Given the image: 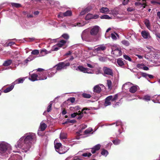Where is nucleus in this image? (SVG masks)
I'll use <instances>...</instances> for the list:
<instances>
[{
    "label": "nucleus",
    "mask_w": 160,
    "mask_h": 160,
    "mask_svg": "<svg viewBox=\"0 0 160 160\" xmlns=\"http://www.w3.org/2000/svg\"><path fill=\"white\" fill-rule=\"evenodd\" d=\"M11 5L12 7H15L16 8H19L21 7V4L18 3L14 2L11 3Z\"/></svg>",
    "instance_id": "c9c22d12"
},
{
    "label": "nucleus",
    "mask_w": 160,
    "mask_h": 160,
    "mask_svg": "<svg viewBox=\"0 0 160 160\" xmlns=\"http://www.w3.org/2000/svg\"><path fill=\"white\" fill-rule=\"evenodd\" d=\"M14 85L12 83L11 86L7 88L6 89L3 90L4 93H7L11 91L14 88Z\"/></svg>",
    "instance_id": "b1692460"
},
{
    "label": "nucleus",
    "mask_w": 160,
    "mask_h": 160,
    "mask_svg": "<svg viewBox=\"0 0 160 160\" xmlns=\"http://www.w3.org/2000/svg\"><path fill=\"white\" fill-rule=\"evenodd\" d=\"M82 95L84 98H90L91 97V96L90 94L86 93H83Z\"/></svg>",
    "instance_id": "8fccbe9b"
},
{
    "label": "nucleus",
    "mask_w": 160,
    "mask_h": 160,
    "mask_svg": "<svg viewBox=\"0 0 160 160\" xmlns=\"http://www.w3.org/2000/svg\"><path fill=\"white\" fill-rule=\"evenodd\" d=\"M12 150V148L10 144L5 141H0V156H5Z\"/></svg>",
    "instance_id": "f03ea898"
},
{
    "label": "nucleus",
    "mask_w": 160,
    "mask_h": 160,
    "mask_svg": "<svg viewBox=\"0 0 160 160\" xmlns=\"http://www.w3.org/2000/svg\"><path fill=\"white\" fill-rule=\"evenodd\" d=\"M47 127V125L45 123L41 122L40 124L39 129L41 131H44Z\"/></svg>",
    "instance_id": "cd10ccee"
},
{
    "label": "nucleus",
    "mask_w": 160,
    "mask_h": 160,
    "mask_svg": "<svg viewBox=\"0 0 160 160\" xmlns=\"http://www.w3.org/2000/svg\"><path fill=\"white\" fill-rule=\"evenodd\" d=\"M141 35L145 39H149L151 38L149 33L145 30L142 31Z\"/></svg>",
    "instance_id": "2eb2a0df"
},
{
    "label": "nucleus",
    "mask_w": 160,
    "mask_h": 160,
    "mask_svg": "<svg viewBox=\"0 0 160 160\" xmlns=\"http://www.w3.org/2000/svg\"><path fill=\"white\" fill-rule=\"evenodd\" d=\"M138 87L136 85L131 86L129 88V92L132 93H135L137 90Z\"/></svg>",
    "instance_id": "4be33fe9"
},
{
    "label": "nucleus",
    "mask_w": 160,
    "mask_h": 160,
    "mask_svg": "<svg viewBox=\"0 0 160 160\" xmlns=\"http://www.w3.org/2000/svg\"><path fill=\"white\" fill-rule=\"evenodd\" d=\"M62 36L64 39H68L69 38V36L67 34H63Z\"/></svg>",
    "instance_id": "6e6d98bb"
},
{
    "label": "nucleus",
    "mask_w": 160,
    "mask_h": 160,
    "mask_svg": "<svg viewBox=\"0 0 160 160\" xmlns=\"http://www.w3.org/2000/svg\"><path fill=\"white\" fill-rule=\"evenodd\" d=\"M142 75L143 77L147 78L148 77V74L145 73H142Z\"/></svg>",
    "instance_id": "338daca9"
},
{
    "label": "nucleus",
    "mask_w": 160,
    "mask_h": 160,
    "mask_svg": "<svg viewBox=\"0 0 160 160\" xmlns=\"http://www.w3.org/2000/svg\"><path fill=\"white\" fill-rule=\"evenodd\" d=\"M34 58H32V56H30L27 59L25 60L24 62L26 64H27L28 62L34 59Z\"/></svg>",
    "instance_id": "a19ab883"
},
{
    "label": "nucleus",
    "mask_w": 160,
    "mask_h": 160,
    "mask_svg": "<svg viewBox=\"0 0 160 160\" xmlns=\"http://www.w3.org/2000/svg\"><path fill=\"white\" fill-rule=\"evenodd\" d=\"M57 71V70L56 69L55 67H54L49 72V73H50L51 75L49 74L48 75V77H51L55 73H56Z\"/></svg>",
    "instance_id": "bb28decb"
},
{
    "label": "nucleus",
    "mask_w": 160,
    "mask_h": 160,
    "mask_svg": "<svg viewBox=\"0 0 160 160\" xmlns=\"http://www.w3.org/2000/svg\"><path fill=\"white\" fill-rule=\"evenodd\" d=\"M66 41L63 40L60 41L57 44V46L59 48L62 47L66 43Z\"/></svg>",
    "instance_id": "393cba45"
},
{
    "label": "nucleus",
    "mask_w": 160,
    "mask_h": 160,
    "mask_svg": "<svg viewBox=\"0 0 160 160\" xmlns=\"http://www.w3.org/2000/svg\"><path fill=\"white\" fill-rule=\"evenodd\" d=\"M89 11L90 9L89 8H86L81 12L80 13V14L81 15H83L86 13L88 12Z\"/></svg>",
    "instance_id": "72a5a7b5"
},
{
    "label": "nucleus",
    "mask_w": 160,
    "mask_h": 160,
    "mask_svg": "<svg viewBox=\"0 0 160 160\" xmlns=\"http://www.w3.org/2000/svg\"><path fill=\"white\" fill-rule=\"evenodd\" d=\"M67 137V134L66 133L61 132L60 135V137L61 139L66 138Z\"/></svg>",
    "instance_id": "4c0bfd02"
},
{
    "label": "nucleus",
    "mask_w": 160,
    "mask_h": 160,
    "mask_svg": "<svg viewBox=\"0 0 160 160\" xmlns=\"http://www.w3.org/2000/svg\"><path fill=\"white\" fill-rule=\"evenodd\" d=\"M100 18L102 19H111V18L109 17L108 15H103L100 17Z\"/></svg>",
    "instance_id": "ea45409f"
},
{
    "label": "nucleus",
    "mask_w": 160,
    "mask_h": 160,
    "mask_svg": "<svg viewBox=\"0 0 160 160\" xmlns=\"http://www.w3.org/2000/svg\"><path fill=\"white\" fill-rule=\"evenodd\" d=\"M67 26L70 28L74 27H82L84 26L86 24V22H85L81 21L80 22L76 23H67Z\"/></svg>",
    "instance_id": "6e6552de"
},
{
    "label": "nucleus",
    "mask_w": 160,
    "mask_h": 160,
    "mask_svg": "<svg viewBox=\"0 0 160 160\" xmlns=\"http://www.w3.org/2000/svg\"><path fill=\"white\" fill-rule=\"evenodd\" d=\"M92 131V128H89L85 130L84 132L85 134H88L90 133Z\"/></svg>",
    "instance_id": "49530a36"
},
{
    "label": "nucleus",
    "mask_w": 160,
    "mask_h": 160,
    "mask_svg": "<svg viewBox=\"0 0 160 160\" xmlns=\"http://www.w3.org/2000/svg\"><path fill=\"white\" fill-rule=\"evenodd\" d=\"M57 44L53 46L52 50L53 51H57L59 49V48L58 47Z\"/></svg>",
    "instance_id": "bf43d9fd"
},
{
    "label": "nucleus",
    "mask_w": 160,
    "mask_h": 160,
    "mask_svg": "<svg viewBox=\"0 0 160 160\" xmlns=\"http://www.w3.org/2000/svg\"><path fill=\"white\" fill-rule=\"evenodd\" d=\"M92 18H93V19H97V18H98L99 17V16L98 15H97V14H95V15H93L92 14Z\"/></svg>",
    "instance_id": "680f3d73"
},
{
    "label": "nucleus",
    "mask_w": 160,
    "mask_h": 160,
    "mask_svg": "<svg viewBox=\"0 0 160 160\" xmlns=\"http://www.w3.org/2000/svg\"><path fill=\"white\" fill-rule=\"evenodd\" d=\"M12 62V60H8L4 62V63L3 64V65L5 66H8L10 65Z\"/></svg>",
    "instance_id": "2f4dec72"
},
{
    "label": "nucleus",
    "mask_w": 160,
    "mask_h": 160,
    "mask_svg": "<svg viewBox=\"0 0 160 160\" xmlns=\"http://www.w3.org/2000/svg\"><path fill=\"white\" fill-rule=\"evenodd\" d=\"M106 49V47L104 45H102L95 48L93 51L94 52L100 53L102 51L105 50Z\"/></svg>",
    "instance_id": "9b49d317"
},
{
    "label": "nucleus",
    "mask_w": 160,
    "mask_h": 160,
    "mask_svg": "<svg viewBox=\"0 0 160 160\" xmlns=\"http://www.w3.org/2000/svg\"><path fill=\"white\" fill-rule=\"evenodd\" d=\"M118 94H116L115 95H110L107 97L105 99V102L104 104L105 107L110 105L111 104V102L114 101L118 98Z\"/></svg>",
    "instance_id": "20e7f679"
},
{
    "label": "nucleus",
    "mask_w": 160,
    "mask_h": 160,
    "mask_svg": "<svg viewBox=\"0 0 160 160\" xmlns=\"http://www.w3.org/2000/svg\"><path fill=\"white\" fill-rule=\"evenodd\" d=\"M43 73L41 72L38 73L39 76H38L37 74H32L29 78V79L32 82L38 80H45L47 78V77L44 76L43 77L42 76L43 75Z\"/></svg>",
    "instance_id": "7ed1b4c3"
},
{
    "label": "nucleus",
    "mask_w": 160,
    "mask_h": 160,
    "mask_svg": "<svg viewBox=\"0 0 160 160\" xmlns=\"http://www.w3.org/2000/svg\"><path fill=\"white\" fill-rule=\"evenodd\" d=\"M100 28L98 26H95L92 27L90 31V34L92 36H95L98 33Z\"/></svg>",
    "instance_id": "1a4fd4ad"
},
{
    "label": "nucleus",
    "mask_w": 160,
    "mask_h": 160,
    "mask_svg": "<svg viewBox=\"0 0 160 160\" xmlns=\"http://www.w3.org/2000/svg\"><path fill=\"white\" fill-rule=\"evenodd\" d=\"M54 147L56 151H58V149H60L62 148V144L61 143L57 142V141L56 140L54 142Z\"/></svg>",
    "instance_id": "f3484780"
},
{
    "label": "nucleus",
    "mask_w": 160,
    "mask_h": 160,
    "mask_svg": "<svg viewBox=\"0 0 160 160\" xmlns=\"http://www.w3.org/2000/svg\"><path fill=\"white\" fill-rule=\"evenodd\" d=\"M144 22L147 28L149 30L151 31V25L149 20L148 19H146L144 20Z\"/></svg>",
    "instance_id": "6ab92c4d"
},
{
    "label": "nucleus",
    "mask_w": 160,
    "mask_h": 160,
    "mask_svg": "<svg viewBox=\"0 0 160 160\" xmlns=\"http://www.w3.org/2000/svg\"><path fill=\"white\" fill-rule=\"evenodd\" d=\"M116 35L118 36V35L115 33H112L111 34V38L113 40H116L117 39V37H116Z\"/></svg>",
    "instance_id": "5fc2aeb1"
},
{
    "label": "nucleus",
    "mask_w": 160,
    "mask_h": 160,
    "mask_svg": "<svg viewBox=\"0 0 160 160\" xmlns=\"http://www.w3.org/2000/svg\"><path fill=\"white\" fill-rule=\"evenodd\" d=\"M152 101L154 103H160V95H158L157 96L156 100H152Z\"/></svg>",
    "instance_id": "58836bf2"
},
{
    "label": "nucleus",
    "mask_w": 160,
    "mask_h": 160,
    "mask_svg": "<svg viewBox=\"0 0 160 160\" xmlns=\"http://www.w3.org/2000/svg\"><path fill=\"white\" fill-rule=\"evenodd\" d=\"M70 65V63H64V62L59 63L55 67H56V69L57 71L60 70L62 69L66 68V67Z\"/></svg>",
    "instance_id": "0eeeda50"
},
{
    "label": "nucleus",
    "mask_w": 160,
    "mask_h": 160,
    "mask_svg": "<svg viewBox=\"0 0 160 160\" xmlns=\"http://www.w3.org/2000/svg\"><path fill=\"white\" fill-rule=\"evenodd\" d=\"M101 154L102 155L106 157L108 155V152L107 150L103 149L102 151L101 152Z\"/></svg>",
    "instance_id": "473e14b6"
},
{
    "label": "nucleus",
    "mask_w": 160,
    "mask_h": 160,
    "mask_svg": "<svg viewBox=\"0 0 160 160\" xmlns=\"http://www.w3.org/2000/svg\"><path fill=\"white\" fill-rule=\"evenodd\" d=\"M64 16V12H60L58 15V17L59 18H62Z\"/></svg>",
    "instance_id": "603ef678"
},
{
    "label": "nucleus",
    "mask_w": 160,
    "mask_h": 160,
    "mask_svg": "<svg viewBox=\"0 0 160 160\" xmlns=\"http://www.w3.org/2000/svg\"><path fill=\"white\" fill-rule=\"evenodd\" d=\"M124 58L126 60H128L129 61H132V59L128 55H123Z\"/></svg>",
    "instance_id": "3c124183"
},
{
    "label": "nucleus",
    "mask_w": 160,
    "mask_h": 160,
    "mask_svg": "<svg viewBox=\"0 0 160 160\" xmlns=\"http://www.w3.org/2000/svg\"><path fill=\"white\" fill-rule=\"evenodd\" d=\"M144 65V64H138L137 65V67L139 69H142Z\"/></svg>",
    "instance_id": "4d7b16f0"
},
{
    "label": "nucleus",
    "mask_w": 160,
    "mask_h": 160,
    "mask_svg": "<svg viewBox=\"0 0 160 160\" xmlns=\"http://www.w3.org/2000/svg\"><path fill=\"white\" fill-rule=\"evenodd\" d=\"M107 84L108 88L109 89H111L112 88V82L111 80H107Z\"/></svg>",
    "instance_id": "f704fd0d"
},
{
    "label": "nucleus",
    "mask_w": 160,
    "mask_h": 160,
    "mask_svg": "<svg viewBox=\"0 0 160 160\" xmlns=\"http://www.w3.org/2000/svg\"><path fill=\"white\" fill-rule=\"evenodd\" d=\"M88 32L87 30H84L82 34V39L84 41H87V39L88 37Z\"/></svg>",
    "instance_id": "dca6fc26"
},
{
    "label": "nucleus",
    "mask_w": 160,
    "mask_h": 160,
    "mask_svg": "<svg viewBox=\"0 0 160 160\" xmlns=\"http://www.w3.org/2000/svg\"><path fill=\"white\" fill-rule=\"evenodd\" d=\"M101 145L99 144H97L92 148L91 151L92 153H95L100 148Z\"/></svg>",
    "instance_id": "aec40b11"
},
{
    "label": "nucleus",
    "mask_w": 160,
    "mask_h": 160,
    "mask_svg": "<svg viewBox=\"0 0 160 160\" xmlns=\"http://www.w3.org/2000/svg\"><path fill=\"white\" fill-rule=\"evenodd\" d=\"M70 110L72 112H77L78 110L80 109V107L78 106H77L75 107H71L70 108Z\"/></svg>",
    "instance_id": "7c9ffc66"
},
{
    "label": "nucleus",
    "mask_w": 160,
    "mask_h": 160,
    "mask_svg": "<svg viewBox=\"0 0 160 160\" xmlns=\"http://www.w3.org/2000/svg\"><path fill=\"white\" fill-rule=\"evenodd\" d=\"M117 63L118 65L120 67H122L124 65L123 59L122 58L118 59L117 60Z\"/></svg>",
    "instance_id": "c756f323"
},
{
    "label": "nucleus",
    "mask_w": 160,
    "mask_h": 160,
    "mask_svg": "<svg viewBox=\"0 0 160 160\" xmlns=\"http://www.w3.org/2000/svg\"><path fill=\"white\" fill-rule=\"evenodd\" d=\"M151 98V96L148 94L145 95L143 97L138 98L139 99H142L146 102H148L150 101Z\"/></svg>",
    "instance_id": "a211bd4d"
},
{
    "label": "nucleus",
    "mask_w": 160,
    "mask_h": 160,
    "mask_svg": "<svg viewBox=\"0 0 160 160\" xmlns=\"http://www.w3.org/2000/svg\"><path fill=\"white\" fill-rule=\"evenodd\" d=\"M112 125H115L116 126H120L122 128V130H123V128L122 127L123 124L121 122V121H118L116 122V123H113Z\"/></svg>",
    "instance_id": "c85d7f7f"
},
{
    "label": "nucleus",
    "mask_w": 160,
    "mask_h": 160,
    "mask_svg": "<svg viewBox=\"0 0 160 160\" xmlns=\"http://www.w3.org/2000/svg\"><path fill=\"white\" fill-rule=\"evenodd\" d=\"M101 86L102 87L104 86L102 84H99L95 86L93 88V92L97 93H100L101 91Z\"/></svg>",
    "instance_id": "4468645a"
},
{
    "label": "nucleus",
    "mask_w": 160,
    "mask_h": 160,
    "mask_svg": "<svg viewBox=\"0 0 160 160\" xmlns=\"http://www.w3.org/2000/svg\"><path fill=\"white\" fill-rule=\"evenodd\" d=\"M134 8L132 7H130L127 9V11L128 12H132L134 10Z\"/></svg>",
    "instance_id": "69168bd1"
},
{
    "label": "nucleus",
    "mask_w": 160,
    "mask_h": 160,
    "mask_svg": "<svg viewBox=\"0 0 160 160\" xmlns=\"http://www.w3.org/2000/svg\"><path fill=\"white\" fill-rule=\"evenodd\" d=\"M122 43L124 45L126 46H128L129 45V42L128 41L125 40H122Z\"/></svg>",
    "instance_id": "864d4df0"
},
{
    "label": "nucleus",
    "mask_w": 160,
    "mask_h": 160,
    "mask_svg": "<svg viewBox=\"0 0 160 160\" xmlns=\"http://www.w3.org/2000/svg\"><path fill=\"white\" fill-rule=\"evenodd\" d=\"M139 1L135 3L136 6H140L143 8H145L146 0H139Z\"/></svg>",
    "instance_id": "f8f14e48"
},
{
    "label": "nucleus",
    "mask_w": 160,
    "mask_h": 160,
    "mask_svg": "<svg viewBox=\"0 0 160 160\" xmlns=\"http://www.w3.org/2000/svg\"><path fill=\"white\" fill-rule=\"evenodd\" d=\"M52 102H51L49 103L48 106V107L47 111L48 112H49L51 111L52 109Z\"/></svg>",
    "instance_id": "de8ad7c7"
},
{
    "label": "nucleus",
    "mask_w": 160,
    "mask_h": 160,
    "mask_svg": "<svg viewBox=\"0 0 160 160\" xmlns=\"http://www.w3.org/2000/svg\"><path fill=\"white\" fill-rule=\"evenodd\" d=\"M90 112V109L87 108H83L82 110V112L80 111H79L77 113V115L79 116L77 117V119H80L82 118L83 116V113L87 114L88 113Z\"/></svg>",
    "instance_id": "423d86ee"
},
{
    "label": "nucleus",
    "mask_w": 160,
    "mask_h": 160,
    "mask_svg": "<svg viewBox=\"0 0 160 160\" xmlns=\"http://www.w3.org/2000/svg\"><path fill=\"white\" fill-rule=\"evenodd\" d=\"M99 10L100 12L105 14L109 13L110 12L109 9L107 7H102Z\"/></svg>",
    "instance_id": "412c9836"
},
{
    "label": "nucleus",
    "mask_w": 160,
    "mask_h": 160,
    "mask_svg": "<svg viewBox=\"0 0 160 160\" xmlns=\"http://www.w3.org/2000/svg\"><path fill=\"white\" fill-rule=\"evenodd\" d=\"M50 52L48 51L46 49H43L41 50L39 55L40 56H44Z\"/></svg>",
    "instance_id": "a878e982"
},
{
    "label": "nucleus",
    "mask_w": 160,
    "mask_h": 160,
    "mask_svg": "<svg viewBox=\"0 0 160 160\" xmlns=\"http://www.w3.org/2000/svg\"><path fill=\"white\" fill-rule=\"evenodd\" d=\"M128 0H123L122 4L124 5H125L128 3Z\"/></svg>",
    "instance_id": "774afa93"
},
{
    "label": "nucleus",
    "mask_w": 160,
    "mask_h": 160,
    "mask_svg": "<svg viewBox=\"0 0 160 160\" xmlns=\"http://www.w3.org/2000/svg\"><path fill=\"white\" fill-rule=\"evenodd\" d=\"M92 14L88 13L85 17V19L86 20H89L91 19H92Z\"/></svg>",
    "instance_id": "37998d69"
},
{
    "label": "nucleus",
    "mask_w": 160,
    "mask_h": 160,
    "mask_svg": "<svg viewBox=\"0 0 160 160\" xmlns=\"http://www.w3.org/2000/svg\"><path fill=\"white\" fill-rule=\"evenodd\" d=\"M154 58L156 59H157L160 58V53H155L154 54Z\"/></svg>",
    "instance_id": "052dcab7"
},
{
    "label": "nucleus",
    "mask_w": 160,
    "mask_h": 160,
    "mask_svg": "<svg viewBox=\"0 0 160 160\" xmlns=\"http://www.w3.org/2000/svg\"><path fill=\"white\" fill-rule=\"evenodd\" d=\"M36 141V136L35 133L31 132L27 133L19 139L15 147L20 148L22 152H26L30 150Z\"/></svg>",
    "instance_id": "f257e3e1"
},
{
    "label": "nucleus",
    "mask_w": 160,
    "mask_h": 160,
    "mask_svg": "<svg viewBox=\"0 0 160 160\" xmlns=\"http://www.w3.org/2000/svg\"><path fill=\"white\" fill-rule=\"evenodd\" d=\"M69 100L71 102L73 103L75 101V98H74L72 97Z\"/></svg>",
    "instance_id": "0e129e2a"
},
{
    "label": "nucleus",
    "mask_w": 160,
    "mask_h": 160,
    "mask_svg": "<svg viewBox=\"0 0 160 160\" xmlns=\"http://www.w3.org/2000/svg\"><path fill=\"white\" fill-rule=\"evenodd\" d=\"M112 48V53L115 56H119L122 55V52L120 48L113 46Z\"/></svg>",
    "instance_id": "39448f33"
},
{
    "label": "nucleus",
    "mask_w": 160,
    "mask_h": 160,
    "mask_svg": "<svg viewBox=\"0 0 160 160\" xmlns=\"http://www.w3.org/2000/svg\"><path fill=\"white\" fill-rule=\"evenodd\" d=\"M62 147L60 149H58V151H56L60 154H62L65 153L66 152V151L65 149H62Z\"/></svg>",
    "instance_id": "79ce46f5"
},
{
    "label": "nucleus",
    "mask_w": 160,
    "mask_h": 160,
    "mask_svg": "<svg viewBox=\"0 0 160 160\" xmlns=\"http://www.w3.org/2000/svg\"><path fill=\"white\" fill-rule=\"evenodd\" d=\"M145 58L147 59H149L152 58V55L149 53H147L145 55Z\"/></svg>",
    "instance_id": "a18cd8bd"
},
{
    "label": "nucleus",
    "mask_w": 160,
    "mask_h": 160,
    "mask_svg": "<svg viewBox=\"0 0 160 160\" xmlns=\"http://www.w3.org/2000/svg\"><path fill=\"white\" fill-rule=\"evenodd\" d=\"M120 140L118 139H116L112 141V142L113 144L115 145H118L120 143Z\"/></svg>",
    "instance_id": "c03bdc74"
},
{
    "label": "nucleus",
    "mask_w": 160,
    "mask_h": 160,
    "mask_svg": "<svg viewBox=\"0 0 160 160\" xmlns=\"http://www.w3.org/2000/svg\"><path fill=\"white\" fill-rule=\"evenodd\" d=\"M65 17L70 16L72 14V12L71 10H67L64 12Z\"/></svg>",
    "instance_id": "e433bc0d"
},
{
    "label": "nucleus",
    "mask_w": 160,
    "mask_h": 160,
    "mask_svg": "<svg viewBox=\"0 0 160 160\" xmlns=\"http://www.w3.org/2000/svg\"><path fill=\"white\" fill-rule=\"evenodd\" d=\"M78 112H74L71 114V117L72 118H75L77 115Z\"/></svg>",
    "instance_id": "e2e57ef3"
},
{
    "label": "nucleus",
    "mask_w": 160,
    "mask_h": 160,
    "mask_svg": "<svg viewBox=\"0 0 160 160\" xmlns=\"http://www.w3.org/2000/svg\"><path fill=\"white\" fill-rule=\"evenodd\" d=\"M25 80V78H20L17 79L15 81L12 82L13 84L15 85L16 84H19L20 83H22Z\"/></svg>",
    "instance_id": "5701e85b"
},
{
    "label": "nucleus",
    "mask_w": 160,
    "mask_h": 160,
    "mask_svg": "<svg viewBox=\"0 0 160 160\" xmlns=\"http://www.w3.org/2000/svg\"><path fill=\"white\" fill-rule=\"evenodd\" d=\"M39 53V51L38 50L35 49L33 50L31 54L33 55H38Z\"/></svg>",
    "instance_id": "09e8293b"
},
{
    "label": "nucleus",
    "mask_w": 160,
    "mask_h": 160,
    "mask_svg": "<svg viewBox=\"0 0 160 160\" xmlns=\"http://www.w3.org/2000/svg\"><path fill=\"white\" fill-rule=\"evenodd\" d=\"M91 155V154L90 152L84 153L82 154V156L85 157H89Z\"/></svg>",
    "instance_id": "13d9d810"
},
{
    "label": "nucleus",
    "mask_w": 160,
    "mask_h": 160,
    "mask_svg": "<svg viewBox=\"0 0 160 160\" xmlns=\"http://www.w3.org/2000/svg\"><path fill=\"white\" fill-rule=\"evenodd\" d=\"M77 70H79L80 71L84 73H91L89 72V69L87 68H85L83 67L82 66H79L78 67Z\"/></svg>",
    "instance_id": "ddd939ff"
},
{
    "label": "nucleus",
    "mask_w": 160,
    "mask_h": 160,
    "mask_svg": "<svg viewBox=\"0 0 160 160\" xmlns=\"http://www.w3.org/2000/svg\"><path fill=\"white\" fill-rule=\"evenodd\" d=\"M103 70L104 72V76L107 75L112 76L113 75L112 70L109 68L104 67L103 68Z\"/></svg>",
    "instance_id": "9d476101"
}]
</instances>
